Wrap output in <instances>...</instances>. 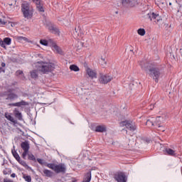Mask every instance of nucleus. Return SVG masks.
Here are the masks:
<instances>
[{
  "label": "nucleus",
  "instance_id": "nucleus-9",
  "mask_svg": "<svg viewBox=\"0 0 182 182\" xmlns=\"http://www.w3.org/2000/svg\"><path fill=\"white\" fill-rule=\"evenodd\" d=\"M122 4L123 6H129L133 8L139 5V1L137 0H122Z\"/></svg>",
  "mask_w": 182,
  "mask_h": 182
},
{
  "label": "nucleus",
  "instance_id": "nucleus-49",
  "mask_svg": "<svg viewBox=\"0 0 182 182\" xmlns=\"http://www.w3.org/2000/svg\"><path fill=\"white\" fill-rule=\"evenodd\" d=\"M75 32H77V31L76 30V28H75Z\"/></svg>",
  "mask_w": 182,
  "mask_h": 182
},
{
  "label": "nucleus",
  "instance_id": "nucleus-41",
  "mask_svg": "<svg viewBox=\"0 0 182 182\" xmlns=\"http://www.w3.org/2000/svg\"><path fill=\"white\" fill-rule=\"evenodd\" d=\"M144 143H150L151 140L150 139L146 138V139H144Z\"/></svg>",
  "mask_w": 182,
  "mask_h": 182
},
{
  "label": "nucleus",
  "instance_id": "nucleus-22",
  "mask_svg": "<svg viewBox=\"0 0 182 182\" xmlns=\"http://www.w3.org/2000/svg\"><path fill=\"white\" fill-rule=\"evenodd\" d=\"M26 105H27L26 102L21 100V102L13 103L11 105L16 107H21V106H26Z\"/></svg>",
  "mask_w": 182,
  "mask_h": 182
},
{
  "label": "nucleus",
  "instance_id": "nucleus-47",
  "mask_svg": "<svg viewBox=\"0 0 182 182\" xmlns=\"http://www.w3.org/2000/svg\"><path fill=\"white\" fill-rule=\"evenodd\" d=\"M6 66V64L5 63H1V68H5Z\"/></svg>",
  "mask_w": 182,
  "mask_h": 182
},
{
  "label": "nucleus",
  "instance_id": "nucleus-45",
  "mask_svg": "<svg viewBox=\"0 0 182 182\" xmlns=\"http://www.w3.org/2000/svg\"><path fill=\"white\" fill-rule=\"evenodd\" d=\"M1 72H3V73H5V69L2 68V67H0V75Z\"/></svg>",
  "mask_w": 182,
  "mask_h": 182
},
{
  "label": "nucleus",
  "instance_id": "nucleus-25",
  "mask_svg": "<svg viewBox=\"0 0 182 182\" xmlns=\"http://www.w3.org/2000/svg\"><path fill=\"white\" fill-rule=\"evenodd\" d=\"M43 173L46 176V177H52V176H53V172L48 169H44L43 171Z\"/></svg>",
  "mask_w": 182,
  "mask_h": 182
},
{
  "label": "nucleus",
  "instance_id": "nucleus-36",
  "mask_svg": "<svg viewBox=\"0 0 182 182\" xmlns=\"http://www.w3.org/2000/svg\"><path fill=\"white\" fill-rule=\"evenodd\" d=\"M0 46L1 48H4V49H6V46L5 45L4 41H2V39H0Z\"/></svg>",
  "mask_w": 182,
  "mask_h": 182
},
{
  "label": "nucleus",
  "instance_id": "nucleus-29",
  "mask_svg": "<svg viewBox=\"0 0 182 182\" xmlns=\"http://www.w3.org/2000/svg\"><path fill=\"white\" fill-rule=\"evenodd\" d=\"M27 156H28V160H31V161L36 162V158L33 154H28Z\"/></svg>",
  "mask_w": 182,
  "mask_h": 182
},
{
  "label": "nucleus",
  "instance_id": "nucleus-31",
  "mask_svg": "<svg viewBox=\"0 0 182 182\" xmlns=\"http://www.w3.org/2000/svg\"><path fill=\"white\" fill-rule=\"evenodd\" d=\"M23 178L25 180V181H27V182L32 181V178L29 175H23Z\"/></svg>",
  "mask_w": 182,
  "mask_h": 182
},
{
  "label": "nucleus",
  "instance_id": "nucleus-14",
  "mask_svg": "<svg viewBox=\"0 0 182 182\" xmlns=\"http://www.w3.org/2000/svg\"><path fill=\"white\" fill-rule=\"evenodd\" d=\"M156 122L158 123L156 124V126L158 127L159 130H160V132H166V128H164V127L160 125V123H161V122H163V117H157Z\"/></svg>",
  "mask_w": 182,
  "mask_h": 182
},
{
  "label": "nucleus",
  "instance_id": "nucleus-10",
  "mask_svg": "<svg viewBox=\"0 0 182 182\" xmlns=\"http://www.w3.org/2000/svg\"><path fill=\"white\" fill-rule=\"evenodd\" d=\"M148 18L150 19V21H154L156 23H159L160 21H162L161 17L160 15L154 14V13H149L147 14Z\"/></svg>",
  "mask_w": 182,
  "mask_h": 182
},
{
  "label": "nucleus",
  "instance_id": "nucleus-2",
  "mask_svg": "<svg viewBox=\"0 0 182 182\" xmlns=\"http://www.w3.org/2000/svg\"><path fill=\"white\" fill-rule=\"evenodd\" d=\"M21 12L26 19H31L33 16V9L27 2L21 4Z\"/></svg>",
  "mask_w": 182,
  "mask_h": 182
},
{
  "label": "nucleus",
  "instance_id": "nucleus-21",
  "mask_svg": "<svg viewBox=\"0 0 182 182\" xmlns=\"http://www.w3.org/2000/svg\"><path fill=\"white\" fill-rule=\"evenodd\" d=\"M49 30L50 31V32H52V33H54L55 35H59L60 33V31H59V28L53 26H50Z\"/></svg>",
  "mask_w": 182,
  "mask_h": 182
},
{
  "label": "nucleus",
  "instance_id": "nucleus-39",
  "mask_svg": "<svg viewBox=\"0 0 182 182\" xmlns=\"http://www.w3.org/2000/svg\"><path fill=\"white\" fill-rule=\"evenodd\" d=\"M20 41H28V38L26 37L20 36L18 38Z\"/></svg>",
  "mask_w": 182,
  "mask_h": 182
},
{
  "label": "nucleus",
  "instance_id": "nucleus-8",
  "mask_svg": "<svg viewBox=\"0 0 182 182\" xmlns=\"http://www.w3.org/2000/svg\"><path fill=\"white\" fill-rule=\"evenodd\" d=\"M21 147L23 150L22 158L25 159H26V156H28V153H29V143L28 141H23L21 144Z\"/></svg>",
  "mask_w": 182,
  "mask_h": 182
},
{
  "label": "nucleus",
  "instance_id": "nucleus-3",
  "mask_svg": "<svg viewBox=\"0 0 182 182\" xmlns=\"http://www.w3.org/2000/svg\"><path fill=\"white\" fill-rule=\"evenodd\" d=\"M46 166L48 167V168H51V170L55 171L57 174H59V173H66V165L65 164H47Z\"/></svg>",
  "mask_w": 182,
  "mask_h": 182
},
{
  "label": "nucleus",
  "instance_id": "nucleus-30",
  "mask_svg": "<svg viewBox=\"0 0 182 182\" xmlns=\"http://www.w3.org/2000/svg\"><path fill=\"white\" fill-rule=\"evenodd\" d=\"M4 43H5V46H6V45L9 46L11 45V42H12V40L11 39V38H5L4 39Z\"/></svg>",
  "mask_w": 182,
  "mask_h": 182
},
{
  "label": "nucleus",
  "instance_id": "nucleus-20",
  "mask_svg": "<svg viewBox=\"0 0 182 182\" xmlns=\"http://www.w3.org/2000/svg\"><path fill=\"white\" fill-rule=\"evenodd\" d=\"M15 99H18V95L15 93H10L7 95L6 100H15Z\"/></svg>",
  "mask_w": 182,
  "mask_h": 182
},
{
  "label": "nucleus",
  "instance_id": "nucleus-38",
  "mask_svg": "<svg viewBox=\"0 0 182 182\" xmlns=\"http://www.w3.org/2000/svg\"><path fill=\"white\" fill-rule=\"evenodd\" d=\"M154 106H156V103L155 104H151L150 106L149 107V109L150 110H153V109H154Z\"/></svg>",
  "mask_w": 182,
  "mask_h": 182
},
{
  "label": "nucleus",
  "instance_id": "nucleus-13",
  "mask_svg": "<svg viewBox=\"0 0 182 182\" xmlns=\"http://www.w3.org/2000/svg\"><path fill=\"white\" fill-rule=\"evenodd\" d=\"M157 118H151L149 119H147L146 121V126H149V127H151V126H157Z\"/></svg>",
  "mask_w": 182,
  "mask_h": 182
},
{
  "label": "nucleus",
  "instance_id": "nucleus-37",
  "mask_svg": "<svg viewBox=\"0 0 182 182\" xmlns=\"http://www.w3.org/2000/svg\"><path fill=\"white\" fill-rule=\"evenodd\" d=\"M34 2L36 4V6H39V5H41V0H34Z\"/></svg>",
  "mask_w": 182,
  "mask_h": 182
},
{
  "label": "nucleus",
  "instance_id": "nucleus-40",
  "mask_svg": "<svg viewBox=\"0 0 182 182\" xmlns=\"http://www.w3.org/2000/svg\"><path fill=\"white\" fill-rule=\"evenodd\" d=\"M37 161L39 164H43V159H37Z\"/></svg>",
  "mask_w": 182,
  "mask_h": 182
},
{
  "label": "nucleus",
  "instance_id": "nucleus-18",
  "mask_svg": "<svg viewBox=\"0 0 182 182\" xmlns=\"http://www.w3.org/2000/svg\"><path fill=\"white\" fill-rule=\"evenodd\" d=\"M52 49L53 50H55V52L59 55H62L63 53L62 49L60 48V47L58 46V45H56V43H55L52 44Z\"/></svg>",
  "mask_w": 182,
  "mask_h": 182
},
{
  "label": "nucleus",
  "instance_id": "nucleus-42",
  "mask_svg": "<svg viewBox=\"0 0 182 182\" xmlns=\"http://www.w3.org/2000/svg\"><path fill=\"white\" fill-rule=\"evenodd\" d=\"M6 22L3 21L2 18H0V25H6Z\"/></svg>",
  "mask_w": 182,
  "mask_h": 182
},
{
  "label": "nucleus",
  "instance_id": "nucleus-1",
  "mask_svg": "<svg viewBox=\"0 0 182 182\" xmlns=\"http://www.w3.org/2000/svg\"><path fill=\"white\" fill-rule=\"evenodd\" d=\"M38 69L39 72L46 75V73H49V72L55 70V64L53 63L41 62L39 63Z\"/></svg>",
  "mask_w": 182,
  "mask_h": 182
},
{
  "label": "nucleus",
  "instance_id": "nucleus-26",
  "mask_svg": "<svg viewBox=\"0 0 182 182\" xmlns=\"http://www.w3.org/2000/svg\"><path fill=\"white\" fill-rule=\"evenodd\" d=\"M138 35H140V36H144L146 35V30L144 28H139L137 31Z\"/></svg>",
  "mask_w": 182,
  "mask_h": 182
},
{
  "label": "nucleus",
  "instance_id": "nucleus-6",
  "mask_svg": "<svg viewBox=\"0 0 182 182\" xmlns=\"http://www.w3.org/2000/svg\"><path fill=\"white\" fill-rule=\"evenodd\" d=\"M114 178L117 182H127V176L124 172L118 171L114 175Z\"/></svg>",
  "mask_w": 182,
  "mask_h": 182
},
{
  "label": "nucleus",
  "instance_id": "nucleus-44",
  "mask_svg": "<svg viewBox=\"0 0 182 182\" xmlns=\"http://www.w3.org/2000/svg\"><path fill=\"white\" fill-rule=\"evenodd\" d=\"M16 73V75H22V73H23V72L22 70H17Z\"/></svg>",
  "mask_w": 182,
  "mask_h": 182
},
{
  "label": "nucleus",
  "instance_id": "nucleus-24",
  "mask_svg": "<svg viewBox=\"0 0 182 182\" xmlns=\"http://www.w3.org/2000/svg\"><path fill=\"white\" fill-rule=\"evenodd\" d=\"M147 62L142 60L139 63V65L141 66V68L142 70H147Z\"/></svg>",
  "mask_w": 182,
  "mask_h": 182
},
{
  "label": "nucleus",
  "instance_id": "nucleus-35",
  "mask_svg": "<svg viewBox=\"0 0 182 182\" xmlns=\"http://www.w3.org/2000/svg\"><path fill=\"white\" fill-rule=\"evenodd\" d=\"M40 43H41V45H43V46H48V41H46V40H41Z\"/></svg>",
  "mask_w": 182,
  "mask_h": 182
},
{
  "label": "nucleus",
  "instance_id": "nucleus-17",
  "mask_svg": "<svg viewBox=\"0 0 182 182\" xmlns=\"http://www.w3.org/2000/svg\"><path fill=\"white\" fill-rule=\"evenodd\" d=\"M97 133H105L106 132V126L105 125H99L95 127V130Z\"/></svg>",
  "mask_w": 182,
  "mask_h": 182
},
{
  "label": "nucleus",
  "instance_id": "nucleus-12",
  "mask_svg": "<svg viewBox=\"0 0 182 182\" xmlns=\"http://www.w3.org/2000/svg\"><path fill=\"white\" fill-rule=\"evenodd\" d=\"M87 74L88 75L89 77L91 79H96L97 77V73L90 68H87L86 70Z\"/></svg>",
  "mask_w": 182,
  "mask_h": 182
},
{
  "label": "nucleus",
  "instance_id": "nucleus-28",
  "mask_svg": "<svg viewBox=\"0 0 182 182\" xmlns=\"http://www.w3.org/2000/svg\"><path fill=\"white\" fill-rule=\"evenodd\" d=\"M12 154L14 159H16L17 161H19V160L21 159V156H19V154H18V152H16V151H12Z\"/></svg>",
  "mask_w": 182,
  "mask_h": 182
},
{
  "label": "nucleus",
  "instance_id": "nucleus-48",
  "mask_svg": "<svg viewBox=\"0 0 182 182\" xmlns=\"http://www.w3.org/2000/svg\"><path fill=\"white\" fill-rule=\"evenodd\" d=\"M4 182H12V181H6Z\"/></svg>",
  "mask_w": 182,
  "mask_h": 182
},
{
  "label": "nucleus",
  "instance_id": "nucleus-33",
  "mask_svg": "<svg viewBox=\"0 0 182 182\" xmlns=\"http://www.w3.org/2000/svg\"><path fill=\"white\" fill-rule=\"evenodd\" d=\"M18 163L20 164H21V166H23V167H28V164H26V161H23V160H21L19 159V161H18Z\"/></svg>",
  "mask_w": 182,
  "mask_h": 182
},
{
  "label": "nucleus",
  "instance_id": "nucleus-7",
  "mask_svg": "<svg viewBox=\"0 0 182 182\" xmlns=\"http://www.w3.org/2000/svg\"><path fill=\"white\" fill-rule=\"evenodd\" d=\"M121 126H125L128 130H130V132H134L136 129H137V127L136 126V124L132 121H124L120 123Z\"/></svg>",
  "mask_w": 182,
  "mask_h": 182
},
{
  "label": "nucleus",
  "instance_id": "nucleus-32",
  "mask_svg": "<svg viewBox=\"0 0 182 182\" xmlns=\"http://www.w3.org/2000/svg\"><path fill=\"white\" fill-rule=\"evenodd\" d=\"M11 168H6L4 171H3V173L6 176L8 174H11Z\"/></svg>",
  "mask_w": 182,
  "mask_h": 182
},
{
  "label": "nucleus",
  "instance_id": "nucleus-50",
  "mask_svg": "<svg viewBox=\"0 0 182 182\" xmlns=\"http://www.w3.org/2000/svg\"><path fill=\"white\" fill-rule=\"evenodd\" d=\"M169 5L171 6V3H169Z\"/></svg>",
  "mask_w": 182,
  "mask_h": 182
},
{
  "label": "nucleus",
  "instance_id": "nucleus-23",
  "mask_svg": "<svg viewBox=\"0 0 182 182\" xmlns=\"http://www.w3.org/2000/svg\"><path fill=\"white\" fill-rule=\"evenodd\" d=\"M30 75L31 79H38V70H33L32 71H31Z\"/></svg>",
  "mask_w": 182,
  "mask_h": 182
},
{
  "label": "nucleus",
  "instance_id": "nucleus-15",
  "mask_svg": "<svg viewBox=\"0 0 182 182\" xmlns=\"http://www.w3.org/2000/svg\"><path fill=\"white\" fill-rule=\"evenodd\" d=\"M14 114L15 116L16 119H18V120L22 121L23 120V118L22 117V113L19 112V109L18 108H15L14 110Z\"/></svg>",
  "mask_w": 182,
  "mask_h": 182
},
{
  "label": "nucleus",
  "instance_id": "nucleus-43",
  "mask_svg": "<svg viewBox=\"0 0 182 182\" xmlns=\"http://www.w3.org/2000/svg\"><path fill=\"white\" fill-rule=\"evenodd\" d=\"M101 60H102V63H101V65H106V60L103 58H101Z\"/></svg>",
  "mask_w": 182,
  "mask_h": 182
},
{
  "label": "nucleus",
  "instance_id": "nucleus-46",
  "mask_svg": "<svg viewBox=\"0 0 182 182\" xmlns=\"http://www.w3.org/2000/svg\"><path fill=\"white\" fill-rule=\"evenodd\" d=\"M11 177H12V178H15L16 177V173H12L11 175Z\"/></svg>",
  "mask_w": 182,
  "mask_h": 182
},
{
  "label": "nucleus",
  "instance_id": "nucleus-19",
  "mask_svg": "<svg viewBox=\"0 0 182 182\" xmlns=\"http://www.w3.org/2000/svg\"><path fill=\"white\" fill-rule=\"evenodd\" d=\"M4 116H5L6 119H7V120H9V122H11L12 123H14V124H16V123H18V122H16V120H15L14 117L11 116V114L6 112L4 114Z\"/></svg>",
  "mask_w": 182,
  "mask_h": 182
},
{
  "label": "nucleus",
  "instance_id": "nucleus-34",
  "mask_svg": "<svg viewBox=\"0 0 182 182\" xmlns=\"http://www.w3.org/2000/svg\"><path fill=\"white\" fill-rule=\"evenodd\" d=\"M36 8L39 12H45V10L43 9V6H42V4L37 6Z\"/></svg>",
  "mask_w": 182,
  "mask_h": 182
},
{
  "label": "nucleus",
  "instance_id": "nucleus-11",
  "mask_svg": "<svg viewBox=\"0 0 182 182\" xmlns=\"http://www.w3.org/2000/svg\"><path fill=\"white\" fill-rule=\"evenodd\" d=\"M94 170L93 168L87 170L86 173L84 174V178L82 182H90L92 180V171Z\"/></svg>",
  "mask_w": 182,
  "mask_h": 182
},
{
  "label": "nucleus",
  "instance_id": "nucleus-27",
  "mask_svg": "<svg viewBox=\"0 0 182 182\" xmlns=\"http://www.w3.org/2000/svg\"><path fill=\"white\" fill-rule=\"evenodd\" d=\"M70 70H73V72H79V70H80L79 67H77V65H71L70 66Z\"/></svg>",
  "mask_w": 182,
  "mask_h": 182
},
{
  "label": "nucleus",
  "instance_id": "nucleus-5",
  "mask_svg": "<svg viewBox=\"0 0 182 182\" xmlns=\"http://www.w3.org/2000/svg\"><path fill=\"white\" fill-rule=\"evenodd\" d=\"M99 80L100 83H102V85H107L109 82H112V80H113V77L109 74L100 73Z\"/></svg>",
  "mask_w": 182,
  "mask_h": 182
},
{
  "label": "nucleus",
  "instance_id": "nucleus-4",
  "mask_svg": "<svg viewBox=\"0 0 182 182\" xmlns=\"http://www.w3.org/2000/svg\"><path fill=\"white\" fill-rule=\"evenodd\" d=\"M149 76L154 80L156 83H159V79H160V76H161V72L160 71V68L154 66L150 67L149 69Z\"/></svg>",
  "mask_w": 182,
  "mask_h": 182
},
{
  "label": "nucleus",
  "instance_id": "nucleus-16",
  "mask_svg": "<svg viewBox=\"0 0 182 182\" xmlns=\"http://www.w3.org/2000/svg\"><path fill=\"white\" fill-rule=\"evenodd\" d=\"M165 151L168 154V156H171L172 157H177V152L170 148H166L165 149Z\"/></svg>",
  "mask_w": 182,
  "mask_h": 182
}]
</instances>
